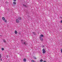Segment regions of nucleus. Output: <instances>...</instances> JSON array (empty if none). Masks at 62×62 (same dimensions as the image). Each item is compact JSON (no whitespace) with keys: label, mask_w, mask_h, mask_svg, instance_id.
Returning <instances> with one entry per match:
<instances>
[{"label":"nucleus","mask_w":62,"mask_h":62,"mask_svg":"<svg viewBox=\"0 0 62 62\" xmlns=\"http://www.w3.org/2000/svg\"><path fill=\"white\" fill-rule=\"evenodd\" d=\"M1 49L2 50V51H4V49L3 48H1Z\"/></svg>","instance_id":"obj_13"},{"label":"nucleus","mask_w":62,"mask_h":62,"mask_svg":"<svg viewBox=\"0 0 62 62\" xmlns=\"http://www.w3.org/2000/svg\"><path fill=\"white\" fill-rule=\"evenodd\" d=\"M26 59H23V61H25H25H26Z\"/></svg>","instance_id":"obj_11"},{"label":"nucleus","mask_w":62,"mask_h":62,"mask_svg":"<svg viewBox=\"0 0 62 62\" xmlns=\"http://www.w3.org/2000/svg\"><path fill=\"white\" fill-rule=\"evenodd\" d=\"M21 41L22 42L23 44H24L25 45H26L27 44L25 40H21Z\"/></svg>","instance_id":"obj_2"},{"label":"nucleus","mask_w":62,"mask_h":62,"mask_svg":"<svg viewBox=\"0 0 62 62\" xmlns=\"http://www.w3.org/2000/svg\"><path fill=\"white\" fill-rule=\"evenodd\" d=\"M0 61H2V59L0 58Z\"/></svg>","instance_id":"obj_16"},{"label":"nucleus","mask_w":62,"mask_h":62,"mask_svg":"<svg viewBox=\"0 0 62 62\" xmlns=\"http://www.w3.org/2000/svg\"><path fill=\"white\" fill-rule=\"evenodd\" d=\"M13 4L14 5H16V2L15 1H14L13 2Z\"/></svg>","instance_id":"obj_5"},{"label":"nucleus","mask_w":62,"mask_h":62,"mask_svg":"<svg viewBox=\"0 0 62 62\" xmlns=\"http://www.w3.org/2000/svg\"><path fill=\"white\" fill-rule=\"evenodd\" d=\"M23 5L24 7H25L26 8V7H27V6H26L24 4H23Z\"/></svg>","instance_id":"obj_10"},{"label":"nucleus","mask_w":62,"mask_h":62,"mask_svg":"<svg viewBox=\"0 0 62 62\" xmlns=\"http://www.w3.org/2000/svg\"><path fill=\"white\" fill-rule=\"evenodd\" d=\"M16 22L17 23H19V20H18V19H17L16 20Z\"/></svg>","instance_id":"obj_4"},{"label":"nucleus","mask_w":62,"mask_h":62,"mask_svg":"<svg viewBox=\"0 0 62 62\" xmlns=\"http://www.w3.org/2000/svg\"><path fill=\"white\" fill-rule=\"evenodd\" d=\"M42 37H43L44 38V36H43V35L42 34L41 35L39 36V38L40 39V40H41V41H42V40H43Z\"/></svg>","instance_id":"obj_1"},{"label":"nucleus","mask_w":62,"mask_h":62,"mask_svg":"<svg viewBox=\"0 0 62 62\" xmlns=\"http://www.w3.org/2000/svg\"><path fill=\"white\" fill-rule=\"evenodd\" d=\"M2 19L3 20V21L5 20V17H2Z\"/></svg>","instance_id":"obj_7"},{"label":"nucleus","mask_w":62,"mask_h":62,"mask_svg":"<svg viewBox=\"0 0 62 62\" xmlns=\"http://www.w3.org/2000/svg\"><path fill=\"white\" fill-rule=\"evenodd\" d=\"M0 36H1V35H0Z\"/></svg>","instance_id":"obj_23"},{"label":"nucleus","mask_w":62,"mask_h":62,"mask_svg":"<svg viewBox=\"0 0 62 62\" xmlns=\"http://www.w3.org/2000/svg\"><path fill=\"white\" fill-rule=\"evenodd\" d=\"M35 59H36V57L34 58Z\"/></svg>","instance_id":"obj_22"},{"label":"nucleus","mask_w":62,"mask_h":62,"mask_svg":"<svg viewBox=\"0 0 62 62\" xmlns=\"http://www.w3.org/2000/svg\"><path fill=\"white\" fill-rule=\"evenodd\" d=\"M1 55L0 54V58H1Z\"/></svg>","instance_id":"obj_18"},{"label":"nucleus","mask_w":62,"mask_h":62,"mask_svg":"<svg viewBox=\"0 0 62 62\" xmlns=\"http://www.w3.org/2000/svg\"><path fill=\"white\" fill-rule=\"evenodd\" d=\"M19 34H21V32H19Z\"/></svg>","instance_id":"obj_20"},{"label":"nucleus","mask_w":62,"mask_h":62,"mask_svg":"<svg viewBox=\"0 0 62 62\" xmlns=\"http://www.w3.org/2000/svg\"><path fill=\"white\" fill-rule=\"evenodd\" d=\"M5 22V23H6V22H7V20H5V21H4Z\"/></svg>","instance_id":"obj_17"},{"label":"nucleus","mask_w":62,"mask_h":62,"mask_svg":"<svg viewBox=\"0 0 62 62\" xmlns=\"http://www.w3.org/2000/svg\"><path fill=\"white\" fill-rule=\"evenodd\" d=\"M14 1H15V2L16 1V0H13Z\"/></svg>","instance_id":"obj_19"},{"label":"nucleus","mask_w":62,"mask_h":62,"mask_svg":"<svg viewBox=\"0 0 62 62\" xmlns=\"http://www.w3.org/2000/svg\"><path fill=\"white\" fill-rule=\"evenodd\" d=\"M33 34H34V35H36V33L35 32H32Z\"/></svg>","instance_id":"obj_6"},{"label":"nucleus","mask_w":62,"mask_h":62,"mask_svg":"<svg viewBox=\"0 0 62 62\" xmlns=\"http://www.w3.org/2000/svg\"><path fill=\"white\" fill-rule=\"evenodd\" d=\"M61 23H62V20H61Z\"/></svg>","instance_id":"obj_21"},{"label":"nucleus","mask_w":62,"mask_h":62,"mask_svg":"<svg viewBox=\"0 0 62 62\" xmlns=\"http://www.w3.org/2000/svg\"><path fill=\"white\" fill-rule=\"evenodd\" d=\"M15 33L16 34H17L18 33V32H17L16 31H15Z\"/></svg>","instance_id":"obj_8"},{"label":"nucleus","mask_w":62,"mask_h":62,"mask_svg":"<svg viewBox=\"0 0 62 62\" xmlns=\"http://www.w3.org/2000/svg\"><path fill=\"white\" fill-rule=\"evenodd\" d=\"M42 51H43V54H45L46 53V51H45V49L44 48L43 49Z\"/></svg>","instance_id":"obj_3"},{"label":"nucleus","mask_w":62,"mask_h":62,"mask_svg":"<svg viewBox=\"0 0 62 62\" xmlns=\"http://www.w3.org/2000/svg\"><path fill=\"white\" fill-rule=\"evenodd\" d=\"M31 62H35L33 60H31Z\"/></svg>","instance_id":"obj_14"},{"label":"nucleus","mask_w":62,"mask_h":62,"mask_svg":"<svg viewBox=\"0 0 62 62\" xmlns=\"http://www.w3.org/2000/svg\"><path fill=\"white\" fill-rule=\"evenodd\" d=\"M18 19L19 20H21V17H18Z\"/></svg>","instance_id":"obj_9"},{"label":"nucleus","mask_w":62,"mask_h":62,"mask_svg":"<svg viewBox=\"0 0 62 62\" xmlns=\"http://www.w3.org/2000/svg\"><path fill=\"white\" fill-rule=\"evenodd\" d=\"M3 41L4 42H6V41L4 39L3 40Z\"/></svg>","instance_id":"obj_15"},{"label":"nucleus","mask_w":62,"mask_h":62,"mask_svg":"<svg viewBox=\"0 0 62 62\" xmlns=\"http://www.w3.org/2000/svg\"><path fill=\"white\" fill-rule=\"evenodd\" d=\"M43 61V60L42 59H41L40 60V62H42Z\"/></svg>","instance_id":"obj_12"}]
</instances>
